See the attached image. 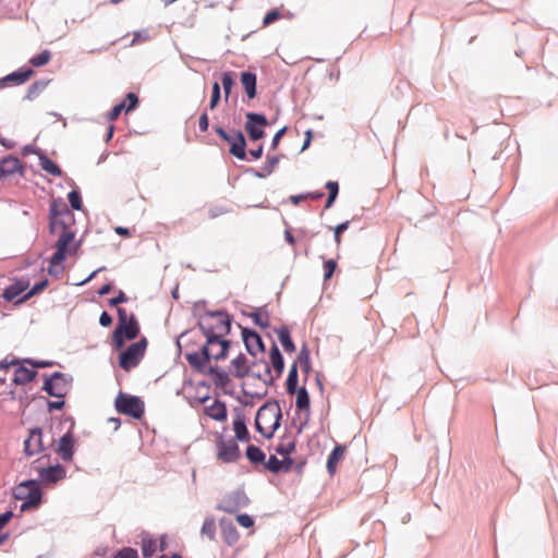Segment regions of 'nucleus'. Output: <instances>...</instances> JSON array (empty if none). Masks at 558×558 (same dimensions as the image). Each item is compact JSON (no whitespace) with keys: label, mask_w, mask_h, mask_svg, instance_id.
<instances>
[{"label":"nucleus","mask_w":558,"mask_h":558,"mask_svg":"<svg viewBox=\"0 0 558 558\" xmlns=\"http://www.w3.org/2000/svg\"><path fill=\"white\" fill-rule=\"evenodd\" d=\"M206 342L198 350L189 349L184 353L189 364L196 371L205 372L211 360L226 359L230 342L222 337H205Z\"/></svg>","instance_id":"nucleus-1"},{"label":"nucleus","mask_w":558,"mask_h":558,"mask_svg":"<svg viewBox=\"0 0 558 558\" xmlns=\"http://www.w3.org/2000/svg\"><path fill=\"white\" fill-rule=\"evenodd\" d=\"M50 229L54 232L57 229H61V233L56 243V252L50 258V266L61 265L68 255H72L77 250V244L74 243L75 233L68 228L64 222L58 221L54 217L51 218Z\"/></svg>","instance_id":"nucleus-2"},{"label":"nucleus","mask_w":558,"mask_h":558,"mask_svg":"<svg viewBox=\"0 0 558 558\" xmlns=\"http://www.w3.org/2000/svg\"><path fill=\"white\" fill-rule=\"evenodd\" d=\"M282 413L277 402H267L262 405L255 417V427L264 437L270 438L280 426Z\"/></svg>","instance_id":"nucleus-3"},{"label":"nucleus","mask_w":558,"mask_h":558,"mask_svg":"<svg viewBox=\"0 0 558 558\" xmlns=\"http://www.w3.org/2000/svg\"><path fill=\"white\" fill-rule=\"evenodd\" d=\"M140 327L133 314L128 315L125 308H118V326L112 335V341L117 350L124 345V339L132 340L137 337Z\"/></svg>","instance_id":"nucleus-4"},{"label":"nucleus","mask_w":558,"mask_h":558,"mask_svg":"<svg viewBox=\"0 0 558 558\" xmlns=\"http://www.w3.org/2000/svg\"><path fill=\"white\" fill-rule=\"evenodd\" d=\"M198 326L204 337L225 338L230 332L231 320L226 313L215 312L204 315Z\"/></svg>","instance_id":"nucleus-5"},{"label":"nucleus","mask_w":558,"mask_h":558,"mask_svg":"<svg viewBox=\"0 0 558 558\" xmlns=\"http://www.w3.org/2000/svg\"><path fill=\"white\" fill-rule=\"evenodd\" d=\"M116 410L123 415L140 420L145 413L144 401L136 396L119 392L114 400Z\"/></svg>","instance_id":"nucleus-6"},{"label":"nucleus","mask_w":558,"mask_h":558,"mask_svg":"<svg viewBox=\"0 0 558 558\" xmlns=\"http://www.w3.org/2000/svg\"><path fill=\"white\" fill-rule=\"evenodd\" d=\"M15 497L25 500L21 507L24 511L28 508H36L41 502V490L39 483L35 480H28L21 483L15 489Z\"/></svg>","instance_id":"nucleus-7"},{"label":"nucleus","mask_w":558,"mask_h":558,"mask_svg":"<svg viewBox=\"0 0 558 558\" xmlns=\"http://www.w3.org/2000/svg\"><path fill=\"white\" fill-rule=\"evenodd\" d=\"M146 347L147 341L145 338L132 343L124 352L121 353L119 361L120 366L128 372L137 366L144 357Z\"/></svg>","instance_id":"nucleus-8"},{"label":"nucleus","mask_w":558,"mask_h":558,"mask_svg":"<svg viewBox=\"0 0 558 558\" xmlns=\"http://www.w3.org/2000/svg\"><path fill=\"white\" fill-rule=\"evenodd\" d=\"M215 131L217 134L226 141L230 145V154L236 157L238 159H245V137L241 131H234L232 133H227L221 126H216Z\"/></svg>","instance_id":"nucleus-9"},{"label":"nucleus","mask_w":558,"mask_h":558,"mask_svg":"<svg viewBox=\"0 0 558 558\" xmlns=\"http://www.w3.org/2000/svg\"><path fill=\"white\" fill-rule=\"evenodd\" d=\"M71 388L70 380L60 372L53 373L46 378L43 389L51 397L64 399Z\"/></svg>","instance_id":"nucleus-10"},{"label":"nucleus","mask_w":558,"mask_h":558,"mask_svg":"<svg viewBox=\"0 0 558 558\" xmlns=\"http://www.w3.org/2000/svg\"><path fill=\"white\" fill-rule=\"evenodd\" d=\"M246 122L244 129L252 141H258L265 136L264 129L268 125V121L264 114L247 112L245 114Z\"/></svg>","instance_id":"nucleus-11"},{"label":"nucleus","mask_w":558,"mask_h":558,"mask_svg":"<svg viewBox=\"0 0 558 558\" xmlns=\"http://www.w3.org/2000/svg\"><path fill=\"white\" fill-rule=\"evenodd\" d=\"M217 458L223 463H231L240 458V449L233 439L225 440L220 438L217 444Z\"/></svg>","instance_id":"nucleus-12"},{"label":"nucleus","mask_w":558,"mask_h":558,"mask_svg":"<svg viewBox=\"0 0 558 558\" xmlns=\"http://www.w3.org/2000/svg\"><path fill=\"white\" fill-rule=\"evenodd\" d=\"M44 449L43 430L40 428L31 429L28 437L24 441L25 454L31 457L43 452Z\"/></svg>","instance_id":"nucleus-13"},{"label":"nucleus","mask_w":558,"mask_h":558,"mask_svg":"<svg viewBox=\"0 0 558 558\" xmlns=\"http://www.w3.org/2000/svg\"><path fill=\"white\" fill-rule=\"evenodd\" d=\"M38 475L41 483L56 484L65 477L66 472L62 465L56 464L48 468L38 469Z\"/></svg>","instance_id":"nucleus-14"},{"label":"nucleus","mask_w":558,"mask_h":558,"mask_svg":"<svg viewBox=\"0 0 558 558\" xmlns=\"http://www.w3.org/2000/svg\"><path fill=\"white\" fill-rule=\"evenodd\" d=\"M242 337H243V341L246 347V350L248 351L250 354L255 356L258 353H262L265 351V347L262 341V338L257 332L244 328L242 330Z\"/></svg>","instance_id":"nucleus-15"},{"label":"nucleus","mask_w":558,"mask_h":558,"mask_svg":"<svg viewBox=\"0 0 558 558\" xmlns=\"http://www.w3.org/2000/svg\"><path fill=\"white\" fill-rule=\"evenodd\" d=\"M210 404H205L204 405V413L215 420V421H218V422H223L227 420V408H226V403L218 400V399H213L209 401Z\"/></svg>","instance_id":"nucleus-16"},{"label":"nucleus","mask_w":558,"mask_h":558,"mask_svg":"<svg viewBox=\"0 0 558 558\" xmlns=\"http://www.w3.org/2000/svg\"><path fill=\"white\" fill-rule=\"evenodd\" d=\"M34 74L32 69H20L0 80V87L8 85H21L27 82Z\"/></svg>","instance_id":"nucleus-17"},{"label":"nucleus","mask_w":558,"mask_h":558,"mask_svg":"<svg viewBox=\"0 0 558 558\" xmlns=\"http://www.w3.org/2000/svg\"><path fill=\"white\" fill-rule=\"evenodd\" d=\"M57 452L63 461H71L73 459L74 438L70 432L64 434L60 438L58 448H57Z\"/></svg>","instance_id":"nucleus-18"},{"label":"nucleus","mask_w":558,"mask_h":558,"mask_svg":"<svg viewBox=\"0 0 558 558\" xmlns=\"http://www.w3.org/2000/svg\"><path fill=\"white\" fill-rule=\"evenodd\" d=\"M208 375L210 376L213 383L216 385V387L221 388L223 390H227L231 386V379L229 376V373H227L225 369H220L218 367H214L211 365H207L206 371Z\"/></svg>","instance_id":"nucleus-19"},{"label":"nucleus","mask_w":558,"mask_h":558,"mask_svg":"<svg viewBox=\"0 0 558 558\" xmlns=\"http://www.w3.org/2000/svg\"><path fill=\"white\" fill-rule=\"evenodd\" d=\"M17 368L14 372L12 383L14 385H26L35 379L37 372L33 368H28L25 364L16 365Z\"/></svg>","instance_id":"nucleus-20"},{"label":"nucleus","mask_w":558,"mask_h":558,"mask_svg":"<svg viewBox=\"0 0 558 558\" xmlns=\"http://www.w3.org/2000/svg\"><path fill=\"white\" fill-rule=\"evenodd\" d=\"M293 465V460L290 457H286L279 460L276 456H270L265 466L270 472L277 473L279 471L288 472Z\"/></svg>","instance_id":"nucleus-21"},{"label":"nucleus","mask_w":558,"mask_h":558,"mask_svg":"<svg viewBox=\"0 0 558 558\" xmlns=\"http://www.w3.org/2000/svg\"><path fill=\"white\" fill-rule=\"evenodd\" d=\"M21 170V162L16 157H5L0 162V180Z\"/></svg>","instance_id":"nucleus-22"},{"label":"nucleus","mask_w":558,"mask_h":558,"mask_svg":"<svg viewBox=\"0 0 558 558\" xmlns=\"http://www.w3.org/2000/svg\"><path fill=\"white\" fill-rule=\"evenodd\" d=\"M230 373L238 378H243L248 374V364L245 355L239 354L231 361Z\"/></svg>","instance_id":"nucleus-23"},{"label":"nucleus","mask_w":558,"mask_h":558,"mask_svg":"<svg viewBox=\"0 0 558 558\" xmlns=\"http://www.w3.org/2000/svg\"><path fill=\"white\" fill-rule=\"evenodd\" d=\"M29 287L28 281L20 280L8 287L3 292L5 301L12 302L24 293Z\"/></svg>","instance_id":"nucleus-24"},{"label":"nucleus","mask_w":558,"mask_h":558,"mask_svg":"<svg viewBox=\"0 0 558 558\" xmlns=\"http://www.w3.org/2000/svg\"><path fill=\"white\" fill-rule=\"evenodd\" d=\"M347 447L343 445H337L327 459V470L330 475H333L337 471L338 462L344 457Z\"/></svg>","instance_id":"nucleus-25"},{"label":"nucleus","mask_w":558,"mask_h":558,"mask_svg":"<svg viewBox=\"0 0 558 558\" xmlns=\"http://www.w3.org/2000/svg\"><path fill=\"white\" fill-rule=\"evenodd\" d=\"M222 538L228 545H233L239 541V533L234 524L230 521L221 520L220 522Z\"/></svg>","instance_id":"nucleus-26"},{"label":"nucleus","mask_w":558,"mask_h":558,"mask_svg":"<svg viewBox=\"0 0 558 558\" xmlns=\"http://www.w3.org/2000/svg\"><path fill=\"white\" fill-rule=\"evenodd\" d=\"M269 361L276 373V377H280L284 368V362L278 347L275 343L270 349Z\"/></svg>","instance_id":"nucleus-27"},{"label":"nucleus","mask_w":558,"mask_h":558,"mask_svg":"<svg viewBox=\"0 0 558 558\" xmlns=\"http://www.w3.org/2000/svg\"><path fill=\"white\" fill-rule=\"evenodd\" d=\"M241 83L245 89V93L250 99L256 96V75L252 72H243L241 74Z\"/></svg>","instance_id":"nucleus-28"},{"label":"nucleus","mask_w":558,"mask_h":558,"mask_svg":"<svg viewBox=\"0 0 558 558\" xmlns=\"http://www.w3.org/2000/svg\"><path fill=\"white\" fill-rule=\"evenodd\" d=\"M233 430L236 439L241 441L248 440V430L246 427L245 417L242 414H238L233 421Z\"/></svg>","instance_id":"nucleus-29"},{"label":"nucleus","mask_w":558,"mask_h":558,"mask_svg":"<svg viewBox=\"0 0 558 558\" xmlns=\"http://www.w3.org/2000/svg\"><path fill=\"white\" fill-rule=\"evenodd\" d=\"M295 450V438L293 436H283L276 448L277 453L283 458L289 457Z\"/></svg>","instance_id":"nucleus-30"},{"label":"nucleus","mask_w":558,"mask_h":558,"mask_svg":"<svg viewBox=\"0 0 558 558\" xmlns=\"http://www.w3.org/2000/svg\"><path fill=\"white\" fill-rule=\"evenodd\" d=\"M277 336L286 352L292 353L295 351V345L290 337V331L286 326H282L277 330Z\"/></svg>","instance_id":"nucleus-31"},{"label":"nucleus","mask_w":558,"mask_h":558,"mask_svg":"<svg viewBox=\"0 0 558 558\" xmlns=\"http://www.w3.org/2000/svg\"><path fill=\"white\" fill-rule=\"evenodd\" d=\"M296 368L300 367L306 375L310 374L312 366H311V359H310V350L307 349V345L304 344L299 353V356L296 361Z\"/></svg>","instance_id":"nucleus-32"},{"label":"nucleus","mask_w":558,"mask_h":558,"mask_svg":"<svg viewBox=\"0 0 558 558\" xmlns=\"http://www.w3.org/2000/svg\"><path fill=\"white\" fill-rule=\"evenodd\" d=\"M253 322L260 328H267L270 325V316L266 308H256L251 315Z\"/></svg>","instance_id":"nucleus-33"},{"label":"nucleus","mask_w":558,"mask_h":558,"mask_svg":"<svg viewBox=\"0 0 558 558\" xmlns=\"http://www.w3.org/2000/svg\"><path fill=\"white\" fill-rule=\"evenodd\" d=\"M39 166L44 171L53 177L62 175V170L60 169V167L45 155H41L39 157Z\"/></svg>","instance_id":"nucleus-34"},{"label":"nucleus","mask_w":558,"mask_h":558,"mask_svg":"<svg viewBox=\"0 0 558 558\" xmlns=\"http://www.w3.org/2000/svg\"><path fill=\"white\" fill-rule=\"evenodd\" d=\"M298 369L296 363H293L289 369L288 378L286 381L287 392L294 395L298 389Z\"/></svg>","instance_id":"nucleus-35"},{"label":"nucleus","mask_w":558,"mask_h":558,"mask_svg":"<svg viewBox=\"0 0 558 558\" xmlns=\"http://www.w3.org/2000/svg\"><path fill=\"white\" fill-rule=\"evenodd\" d=\"M296 395V408L299 410H308L310 408V396L307 393V390L304 387L298 388L295 393Z\"/></svg>","instance_id":"nucleus-36"},{"label":"nucleus","mask_w":558,"mask_h":558,"mask_svg":"<svg viewBox=\"0 0 558 558\" xmlns=\"http://www.w3.org/2000/svg\"><path fill=\"white\" fill-rule=\"evenodd\" d=\"M157 551V541L154 538L145 537L142 541V555L144 558H151Z\"/></svg>","instance_id":"nucleus-37"},{"label":"nucleus","mask_w":558,"mask_h":558,"mask_svg":"<svg viewBox=\"0 0 558 558\" xmlns=\"http://www.w3.org/2000/svg\"><path fill=\"white\" fill-rule=\"evenodd\" d=\"M265 453L256 446L251 445L246 449V458L252 463H263L265 461Z\"/></svg>","instance_id":"nucleus-38"},{"label":"nucleus","mask_w":558,"mask_h":558,"mask_svg":"<svg viewBox=\"0 0 558 558\" xmlns=\"http://www.w3.org/2000/svg\"><path fill=\"white\" fill-rule=\"evenodd\" d=\"M201 533L203 536H206L210 541H213L215 538L216 522H215L214 518L209 517V518L205 519Z\"/></svg>","instance_id":"nucleus-39"},{"label":"nucleus","mask_w":558,"mask_h":558,"mask_svg":"<svg viewBox=\"0 0 558 558\" xmlns=\"http://www.w3.org/2000/svg\"><path fill=\"white\" fill-rule=\"evenodd\" d=\"M326 189L328 190L329 192V195H328V198H327V202H326V205L325 207L326 208H329L332 206L337 195H338V192H339V185L337 182L335 181H328L326 183Z\"/></svg>","instance_id":"nucleus-40"},{"label":"nucleus","mask_w":558,"mask_h":558,"mask_svg":"<svg viewBox=\"0 0 558 558\" xmlns=\"http://www.w3.org/2000/svg\"><path fill=\"white\" fill-rule=\"evenodd\" d=\"M51 59V53L50 51L48 50H44L41 51L39 54L37 56H34L31 60H29V63L34 66H43V65H46Z\"/></svg>","instance_id":"nucleus-41"},{"label":"nucleus","mask_w":558,"mask_h":558,"mask_svg":"<svg viewBox=\"0 0 558 558\" xmlns=\"http://www.w3.org/2000/svg\"><path fill=\"white\" fill-rule=\"evenodd\" d=\"M221 83H222V87H223V92H225V98H226V100H228V98L231 94L232 87L234 85L232 74L229 72L223 73L221 76Z\"/></svg>","instance_id":"nucleus-42"},{"label":"nucleus","mask_w":558,"mask_h":558,"mask_svg":"<svg viewBox=\"0 0 558 558\" xmlns=\"http://www.w3.org/2000/svg\"><path fill=\"white\" fill-rule=\"evenodd\" d=\"M48 281L47 280H44L37 284H35L22 299H20L16 303H21L25 300H28L31 299L32 296H34L35 294L41 292L46 286H47Z\"/></svg>","instance_id":"nucleus-43"},{"label":"nucleus","mask_w":558,"mask_h":558,"mask_svg":"<svg viewBox=\"0 0 558 558\" xmlns=\"http://www.w3.org/2000/svg\"><path fill=\"white\" fill-rule=\"evenodd\" d=\"M197 391H198V397H197V402L198 403H203V404H206L207 402H209L210 400H213L210 397H209V388L208 386H206L205 384H202L197 387Z\"/></svg>","instance_id":"nucleus-44"},{"label":"nucleus","mask_w":558,"mask_h":558,"mask_svg":"<svg viewBox=\"0 0 558 558\" xmlns=\"http://www.w3.org/2000/svg\"><path fill=\"white\" fill-rule=\"evenodd\" d=\"M220 100V85L215 82L213 85L209 109L214 110Z\"/></svg>","instance_id":"nucleus-45"},{"label":"nucleus","mask_w":558,"mask_h":558,"mask_svg":"<svg viewBox=\"0 0 558 558\" xmlns=\"http://www.w3.org/2000/svg\"><path fill=\"white\" fill-rule=\"evenodd\" d=\"M278 162H279L278 157H276V156L268 157L266 165L264 167V173L258 174V177L264 178V177L270 174L274 171V169L277 167Z\"/></svg>","instance_id":"nucleus-46"},{"label":"nucleus","mask_w":558,"mask_h":558,"mask_svg":"<svg viewBox=\"0 0 558 558\" xmlns=\"http://www.w3.org/2000/svg\"><path fill=\"white\" fill-rule=\"evenodd\" d=\"M68 199L73 209L80 210L82 208V198L77 191H71Z\"/></svg>","instance_id":"nucleus-47"},{"label":"nucleus","mask_w":558,"mask_h":558,"mask_svg":"<svg viewBox=\"0 0 558 558\" xmlns=\"http://www.w3.org/2000/svg\"><path fill=\"white\" fill-rule=\"evenodd\" d=\"M21 364H27L32 366V368H46L52 366V362L48 361H35L33 359H24L21 360Z\"/></svg>","instance_id":"nucleus-48"},{"label":"nucleus","mask_w":558,"mask_h":558,"mask_svg":"<svg viewBox=\"0 0 558 558\" xmlns=\"http://www.w3.org/2000/svg\"><path fill=\"white\" fill-rule=\"evenodd\" d=\"M336 268H337V263L333 259H328L324 263V270H325L324 280L325 281L329 280L332 277Z\"/></svg>","instance_id":"nucleus-49"},{"label":"nucleus","mask_w":558,"mask_h":558,"mask_svg":"<svg viewBox=\"0 0 558 558\" xmlns=\"http://www.w3.org/2000/svg\"><path fill=\"white\" fill-rule=\"evenodd\" d=\"M112 558H138V554L134 548L124 547L119 550Z\"/></svg>","instance_id":"nucleus-50"},{"label":"nucleus","mask_w":558,"mask_h":558,"mask_svg":"<svg viewBox=\"0 0 558 558\" xmlns=\"http://www.w3.org/2000/svg\"><path fill=\"white\" fill-rule=\"evenodd\" d=\"M45 87H46V83H44V82H35L28 88L27 98L28 99L35 98Z\"/></svg>","instance_id":"nucleus-51"},{"label":"nucleus","mask_w":558,"mask_h":558,"mask_svg":"<svg viewBox=\"0 0 558 558\" xmlns=\"http://www.w3.org/2000/svg\"><path fill=\"white\" fill-rule=\"evenodd\" d=\"M124 102H125V111L130 112L131 110L136 108V106L138 104V98L134 93H129L126 95Z\"/></svg>","instance_id":"nucleus-52"},{"label":"nucleus","mask_w":558,"mask_h":558,"mask_svg":"<svg viewBox=\"0 0 558 558\" xmlns=\"http://www.w3.org/2000/svg\"><path fill=\"white\" fill-rule=\"evenodd\" d=\"M280 17H281V14H280V12L278 10H271L268 13H266V15L264 16L263 25L264 26H268L271 23H274L277 20H279Z\"/></svg>","instance_id":"nucleus-53"},{"label":"nucleus","mask_w":558,"mask_h":558,"mask_svg":"<svg viewBox=\"0 0 558 558\" xmlns=\"http://www.w3.org/2000/svg\"><path fill=\"white\" fill-rule=\"evenodd\" d=\"M125 110V102H121V104H118L116 105L111 110L110 112L108 113V120L109 121H114L119 118V116L121 114V112Z\"/></svg>","instance_id":"nucleus-54"},{"label":"nucleus","mask_w":558,"mask_h":558,"mask_svg":"<svg viewBox=\"0 0 558 558\" xmlns=\"http://www.w3.org/2000/svg\"><path fill=\"white\" fill-rule=\"evenodd\" d=\"M349 225L350 222L349 221H344L340 225H338L336 228H335V242L336 244L339 246L341 244V235H342V232H344L345 230H348L349 228Z\"/></svg>","instance_id":"nucleus-55"},{"label":"nucleus","mask_w":558,"mask_h":558,"mask_svg":"<svg viewBox=\"0 0 558 558\" xmlns=\"http://www.w3.org/2000/svg\"><path fill=\"white\" fill-rule=\"evenodd\" d=\"M236 521L241 526L246 529L253 526L254 524V520L248 514H239L236 517Z\"/></svg>","instance_id":"nucleus-56"},{"label":"nucleus","mask_w":558,"mask_h":558,"mask_svg":"<svg viewBox=\"0 0 558 558\" xmlns=\"http://www.w3.org/2000/svg\"><path fill=\"white\" fill-rule=\"evenodd\" d=\"M208 116L206 112L202 113L198 119V128L202 132H206L208 130Z\"/></svg>","instance_id":"nucleus-57"},{"label":"nucleus","mask_w":558,"mask_h":558,"mask_svg":"<svg viewBox=\"0 0 558 558\" xmlns=\"http://www.w3.org/2000/svg\"><path fill=\"white\" fill-rule=\"evenodd\" d=\"M286 128H282L280 129L279 131H277V133L275 134L274 138H272V142H271V148L272 149H276L279 145V142L281 140V137L284 135L286 133Z\"/></svg>","instance_id":"nucleus-58"},{"label":"nucleus","mask_w":558,"mask_h":558,"mask_svg":"<svg viewBox=\"0 0 558 558\" xmlns=\"http://www.w3.org/2000/svg\"><path fill=\"white\" fill-rule=\"evenodd\" d=\"M126 301H128V296L125 295V293L123 291H120L116 298L110 300V305L117 306L118 304L124 303Z\"/></svg>","instance_id":"nucleus-59"},{"label":"nucleus","mask_w":558,"mask_h":558,"mask_svg":"<svg viewBox=\"0 0 558 558\" xmlns=\"http://www.w3.org/2000/svg\"><path fill=\"white\" fill-rule=\"evenodd\" d=\"M48 410L51 412L53 410H61L64 407V400L58 399L57 401H48Z\"/></svg>","instance_id":"nucleus-60"},{"label":"nucleus","mask_w":558,"mask_h":558,"mask_svg":"<svg viewBox=\"0 0 558 558\" xmlns=\"http://www.w3.org/2000/svg\"><path fill=\"white\" fill-rule=\"evenodd\" d=\"M99 323L101 326L108 327L112 324V317L107 312H102L99 317Z\"/></svg>","instance_id":"nucleus-61"},{"label":"nucleus","mask_w":558,"mask_h":558,"mask_svg":"<svg viewBox=\"0 0 558 558\" xmlns=\"http://www.w3.org/2000/svg\"><path fill=\"white\" fill-rule=\"evenodd\" d=\"M12 517L13 513L11 511H7L0 514V530L3 529L9 523Z\"/></svg>","instance_id":"nucleus-62"},{"label":"nucleus","mask_w":558,"mask_h":558,"mask_svg":"<svg viewBox=\"0 0 558 558\" xmlns=\"http://www.w3.org/2000/svg\"><path fill=\"white\" fill-rule=\"evenodd\" d=\"M20 364H21V360H19V359H13L11 361L4 360V361L0 362V369L8 368L9 366H16Z\"/></svg>","instance_id":"nucleus-63"},{"label":"nucleus","mask_w":558,"mask_h":558,"mask_svg":"<svg viewBox=\"0 0 558 558\" xmlns=\"http://www.w3.org/2000/svg\"><path fill=\"white\" fill-rule=\"evenodd\" d=\"M250 155L254 158V159H259L262 156H263V146L259 145L256 149H251L250 150Z\"/></svg>","instance_id":"nucleus-64"}]
</instances>
